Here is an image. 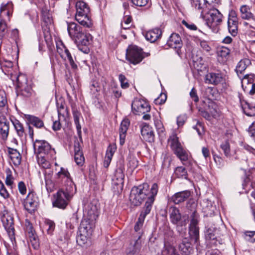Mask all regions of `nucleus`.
Wrapping results in <instances>:
<instances>
[{
    "instance_id": "obj_1",
    "label": "nucleus",
    "mask_w": 255,
    "mask_h": 255,
    "mask_svg": "<svg viewBox=\"0 0 255 255\" xmlns=\"http://www.w3.org/2000/svg\"><path fill=\"white\" fill-rule=\"evenodd\" d=\"M67 30L70 36L77 42L78 49L84 53H88L91 35L84 33L82 28L75 22L68 23Z\"/></svg>"
},
{
    "instance_id": "obj_2",
    "label": "nucleus",
    "mask_w": 255,
    "mask_h": 255,
    "mask_svg": "<svg viewBox=\"0 0 255 255\" xmlns=\"http://www.w3.org/2000/svg\"><path fill=\"white\" fill-rule=\"evenodd\" d=\"M55 176L57 182H64L63 188L59 191H63L67 199H72L76 192V188L67 169L61 167Z\"/></svg>"
},
{
    "instance_id": "obj_3",
    "label": "nucleus",
    "mask_w": 255,
    "mask_h": 255,
    "mask_svg": "<svg viewBox=\"0 0 255 255\" xmlns=\"http://www.w3.org/2000/svg\"><path fill=\"white\" fill-rule=\"evenodd\" d=\"M76 20L85 27L91 28L93 25L90 16V8L88 4L83 1H78L76 3Z\"/></svg>"
},
{
    "instance_id": "obj_4",
    "label": "nucleus",
    "mask_w": 255,
    "mask_h": 255,
    "mask_svg": "<svg viewBox=\"0 0 255 255\" xmlns=\"http://www.w3.org/2000/svg\"><path fill=\"white\" fill-rule=\"evenodd\" d=\"M168 142L174 153L180 159L182 163L185 166L189 165L190 162L188 161V153L182 147L175 133H172L170 135Z\"/></svg>"
},
{
    "instance_id": "obj_5",
    "label": "nucleus",
    "mask_w": 255,
    "mask_h": 255,
    "mask_svg": "<svg viewBox=\"0 0 255 255\" xmlns=\"http://www.w3.org/2000/svg\"><path fill=\"white\" fill-rule=\"evenodd\" d=\"M149 186L144 183L137 187H132L129 195V201L131 205L138 206L141 205L148 194Z\"/></svg>"
},
{
    "instance_id": "obj_6",
    "label": "nucleus",
    "mask_w": 255,
    "mask_h": 255,
    "mask_svg": "<svg viewBox=\"0 0 255 255\" xmlns=\"http://www.w3.org/2000/svg\"><path fill=\"white\" fill-rule=\"evenodd\" d=\"M198 214L194 211L191 215V221L189 227V240H191L197 245H198L199 241V227Z\"/></svg>"
},
{
    "instance_id": "obj_7",
    "label": "nucleus",
    "mask_w": 255,
    "mask_h": 255,
    "mask_svg": "<svg viewBox=\"0 0 255 255\" xmlns=\"http://www.w3.org/2000/svg\"><path fill=\"white\" fill-rule=\"evenodd\" d=\"M35 153L38 155H46L53 157L55 154L54 148H52L50 144L44 140L36 139L33 143Z\"/></svg>"
},
{
    "instance_id": "obj_8",
    "label": "nucleus",
    "mask_w": 255,
    "mask_h": 255,
    "mask_svg": "<svg viewBox=\"0 0 255 255\" xmlns=\"http://www.w3.org/2000/svg\"><path fill=\"white\" fill-rule=\"evenodd\" d=\"M207 25L211 28H216L222 21L223 15L216 8L210 9L204 13Z\"/></svg>"
},
{
    "instance_id": "obj_9",
    "label": "nucleus",
    "mask_w": 255,
    "mask_h": 255,
    "mask_svg": "<svg viewBox=\"0 0 255 255\" xmlns=\"http://www.w3.org/2000/svg\"><path fill=\"white\" fill-rule=\"evenodd\" d=\"M3 226L6 230L11 240L15 238L13 216L7 210H4L1 217Z\"/></svg>"
},
{
    "instance_id": "obj_10",
    "label": "nucleus",
    "mask_w": 255,
    "mask_h": 255,
    "mask_svg": "<svg viewBox=\"0 0 255 255\" xmlns=\"http://www.w3.org/2000/svg\"><path fill=\"white\" fill-rule=\"evenodd\" d=\"M126 58L134 65L140 63L143 58L142 49L135 45H130L127 49Z\"/></svg>"
},
{
    "instance_id": "obj_11",
    "label": "nucleus",
    "mask_w": 255,
    "mask_h": 255,
    "mask_svg": "<svg viewBox=\"0 0 255 255\" xmlns=\"http://www.w3.org/2000/svg\"><path fill=\"white\" fill-rule=\"evenodd\" d=\"M16 85L17 90L22 96L25 97L31 96L32 90L30 86L27 84V80L24 75L20 74L17 77Z\"/></svg>"
},
{
    "instance_id": "obj_12",
    "label": "nucleus",
    "mask_w": 255,
    "mask_h": 255,
    "mask_svg": "<svg viewBox=\"0 0 255 255\" xmlns=\"http://www.w3.org/2000/svg\"><path fill=\"white\" fill-rule=\"evenodd\" d=\"M39 200L36 194L33 192H29L24 200L23 205L24 209L30 214L34 213L37 209Z\"/></svg>"
},
{
    "instance_id": "obj_13",
    "label": "nucleus",
    "mask_w": 255,
    "mask_h": 255,
    "mask_svg": "<svg viewBox=\"0 0 255 255\" xmlns=\"http://www.w3.org/2000/svg\"><path fill=\"white\" fill-rule=\"evenodd\" d=\"M228 26L229 32L236 36L238 31V18L236 12L232 10L230 11L228 16Z\"/></svg>"
},
{
    "instance_id": "obj_14",
    "label": "nucleus",
    "mask_w": 255,
    "mask_h": 255,
    "mask_svg": "<svg viewBox=\"0 0 255 255\" xmlns=\"http://www.w3.org/2000/svg\"><path fill=\"white\" fill-rule=\"evenodd\" d=\"M100 204L96 200L92 201L85 208V213L88 218L96 220L99 216Z\"/></svg>"
},
{
    "instance_id": "obj_15",
    "label": "nucleus",
    "mask_w": 255,
    "mask_h": 255,
    "mask_svg": "<svg viewBox=\"0 0 255 255\" xmlns=\"http://www.w3.org/2000/svg\"><path fill=\"white\" fill-rule=\"evenodd\" d=\"M53 205L60 209H65L71 199H67V196L62 191H58L54 195Z\"/></svg>"
},
{
    "instance_id": "obj_16",
    "label": "nucleus",
    "mask_w": 255,
    "mask_h": 255,
    "mask_svg": "<svg viewBox=\"0 0 255 255\" xmlns=\"http://www.w3.org/2000/svg\"><path fill=\"white\" fill-rule=\"evenodd\" d=\"M242 87L245 92L253 95L255 93V83L252 75H246L241 81Z\"/></svg>"
},
{
    "instance_id": "obj_17",
    "label": "nucleus",
    "mask_w": 255,
    "mask_h": 255,
    "mask_svg": "<svg viewBox=\"0 0 255 255\" xmlns=\"http://www.w3.org/2000/svg\"><path fill=\"white\" fill-rule=\"evenodd\" d=\"M131 108L133 111L138 115L140 114H144L150 110V107L146 102L138 99L134 100L133 101L131 104Z\"/></svg>"
},
{
    "instance_id": "obj_18",
    "label": "nucleus",
    "mask_w": 255,
    "mask_h": 255,
    "mask_svg": "<svg viewBox=\"0 0 255 255\" xmlns=\"http://www.w3.org/2000/svg\"><path fill=\"white\" fill-rule=\"evenodd\" d=\"M167 45L170 48L175 49L178 55L181 53L180 49L182 46V42L178 34L173 33L169 37Z\"/></svg>"
},
{
    "instance_id": "obj_19",
    "label": "nucleus",
    "mask_w": 255,
    "mask_h": 255,
    "mask_svg": "<svg viewBox=\"0 0 255 255\" xmlns=\"http://www.w3.org/2000/svg\"><path fill=\"white\" fill-rule=\"evenodd\" d=\"M94 221L88 218L82 220L79 228V231L91 236L95 227Z\"/></svg>"
},
{
    "instance_id": "obj_20",
    "label": "nucleus",
    "mask_w": 255,
    "mask_h": 255,
    "mask_svg": "<svg viewBox=\"0 0 255 255\" xmlns=\"http://www.w3.org/2000/svg\"><path fill=\"white\" fill-rule=\"evenodd\" d=\"M9 129V122L6 117L0 116V133L1 138L6 140L8 137Z\"/></svg>"
},
{
    "instance_id": "obj_21",
    "label": "nucleus",
    "mask_w": 255,
    "mask_h": 255,
    "mask_svg": "<svg viewBox=\"0 0 255 255\" xmlns=\"http://www.w3.org/2000/svg\"><path fill=\"white\" fill-rule=\"evenodd\" d=\"M206 0H190L192 7L203 17L204 13L207 9Z\"/></svg>"
},
{
    "instance_id": "obj_22",
    "label": "nucleus",
    "mask_w": 255,
    "mask_h": 255,
    "mask_svg": "<svg viewBox=\"0 0 255 255\" xmlns=\"http://www.w3.org/2000/svg\"><path fill=\"white\" fill-rule=\"evenodd\" d=\"M74 148L75 161L77 165L82 166L84 163L85 158L78 141H75Z\"/></svg>"
},
{
    "instance_id": "obj_23",
    "label": "nucleus",
    "mask_w": 255,
    "mask_h": 255,
    "mask_svg": "<svg viewBox=\"0 0 255 255\" xmlns=\"http://www.w3.org/2000/svg\"><path fill=\"white\" fill-rule=\"evenodd\" d=\"M170 218L171 222L174 224L185 226L187 224V222L185 219H184L183 221H182L181 215L180 213L179 210L175 207L171 209Z\"/></svg>"
},
{
    "instance_id": "obj_24",
    "label": "nucleus",
    "mask_w": 255,
    "mask_h": 255,
    "mask_svg": "<svg viewBox=\"0 0 255 255\" xmlns=\"http://www.w3.org/2000/svg\"><path fill=\"white\" fill-rule=\"evenodd\" d=\"M158 190V187L156 183L152 184L150 189V196L147 197V200L145 202L144 208L149 210H151L152 205L155 200V197L157 194Z\"/></svg>"
},
{
    "instance_id": "obj_25",
    "label": "nucleus",
    "mask_w": 255,
    "mask_h": 255,
    "mask_svg": "<svg viewBox=\"0 0 255 255\" xmlns=\"http://www.w3.org/2000/svg\"><path fill=\"white\" fill-rule=\"evenodd\" d=\"M178 248L181 254L184 255H189L193 251L191 243L187 238H185L182 240Z\"/></svg>"
},
{
    "instance_id": "obj_26",
    "label": "nucleus",
    "mask_w": 255,
    "mask_h": 255,
    "mask_svg": "<svg viewBox=\"0 0 255 255\" xmlns=\"http://www.w3.org/2000/svg\"><path fill=\"white\" fill-rule=\"evenodd\" d=\"M222 81V76L219 73H209L205 77V82L209 84L217 85Z\"/></svg>"
},
{
    "instance_id": "obj_27",
    "label": "nucleus",
    "mask_w": 255,
    "mask_h": 255,
    "mask_svg": "<svg viewBox=\"0 0 255 255\" xmlns=\"http://www.w3.org/2000/svg\"><path fill=\"white\" fill-rule=\"evenodd\" d=\"M141 135L143 139L149 142H152L154 141V135L153 131L148 125L145 124L141 128L140 130Z\"/></svg>"
},
{
    "instance_id": "obj_28",
    "label": "nucleus",
    "mask_w": 255,
    "mask_h": 255,
    "mask_svg": "<svg viewBox=\"0 0 255 255\" xmlns=\"http://www.w3.org/2000/svg\"><path fill=\"white\" fill-rule=\"evenodd\" d=\"M130 122L128 119H124L120 126L119 132H120V144L123 145L125 143V138L127 134V130L128 128Z\"/></svg>"
},
{
    "instance_id": "obj_29",
    "label": "nucleus",
    "mask_w": 255,
    "mask_h": 255,
    "mask_svg": "<svg viewBox=\"0 0 255 255\" xmlns=\"http://www.w3.org/2000/svg\"><path fill=\"white\" fill-rule=\"evenodd\" d=\"M191 195L190 192L185 190L175 193L172 197L171 200L176 204H178L186 200Z\"/></svg>"
},
{
    "instance_id": "obj_30",
    "label": "nucleus",
    "mask_w": 255,
    "mask_h": 255,
    "mask_svg": "<svg viewBox=\"0 0 255 255\" xmlns=\"http://www.w3.org/2000/svg\"><path fill=\"white\" fill-rule=\"evenodd\" d=\"M140 236H138L137 239L132 241L128 249L127 255H134L139 251L141 246Z\"/></svg>"
},
{
    "instance_id": "obj_31",
    "label": "nucleus",
    "mask_w": 255,
    "mask_h": 255,
    "mask_svg": "<svg viewBox=\"0 0 255 255\" xmlns=\"http://www.w3.org/2000/svg\"><path fill=\"white\" fill-rule=\"evenodd\" d=\"M161 29L159 28H156L147 31L145 36L147 40L151 42H154L161 37Z\"/></svg>"
},
{
    "instance_id": "obj_32",
    "label": "nucleus",
    "mask_w": 255,
    "mask_h": 255,
    "mask_svg": "<svg viewBox=\"0 0 255 255\" xmlns=\"http://www.w3.org/2000/svg\"><path fill=\"white\" fill-rule=\"evenodd\" d=\"M150 210H149L144 207L143 208L138 219V221H137L134 226V229L135 232H138L139 234L140 233L139 231L142 227L145 218L146 216V215L150 213Z\"/></svg>"
},
{
    "instance_id": "obj_33",
    "label": "nucleus",
    "mask_w": 255,
    "mask_h": 255,
    "mask_svg": "<svg viewBox=\"0 0 255 255\" xmlns=\"http://www.w3.org/2000/svg\"><path fill=\"white\" fill-rule=\"evenodd\" d=\"M8 152L13 164L19 165L21 160V156L19 152L16 149L10 147L8 148Z\"/></svg>"
},
{
    "instance_id": "obj_34",
    "label": "nucleus",
    "mask_w": 255,
    "mask_h": 255,
    "mask_svg": "<svg viewBox=\"0 0 255 255\" xmlns=\"http://www.w3.org/2000/svg\"><path fill=\"white\" fill-rule=\"evenodd\" d=\"M24 116L28 124H31L36 128H41L44 126L43 121L39 118L30 115H25Z\"/></svg>"
},
{
    "instance_id": "obj_35",
    "label": "nucleus",
    "mask_w": 255,
    "mask_h": 255,
    "mask_svg": "<svg viewBox=\"0 0 255 255\" xmlns=\"http://www.w3.org/2000/svg\"><path fill=\"white\" fill-rule=\"evenodd\" d=\"M124 166L123 165H120L116 170L115 175L113 180H116V184L123 183L125 175L124 173Z\"/></svg>"
},
{
    "instance_id": "obj_36",
    "label": "nucleus",
    "mask_w": 255,
    "mask_h": 255,
    "mask_svg": "<svg viewBox=\"0 0 255 255\" xmlns=\"http://www.w3.org/2000/svg\"><path fill=\"white\" fill-rule=\"evenodd\" d=\"M44 174L46 188L48 191L51 192L54 188V184L51 179L53 172L51 170L45 171Z\"/></svg>"
},
{
    "instance_id": "obj_37",
    "label": "nucleus",
    "mask_w": 255,
    "mask_h": 255,
    "mask_svg": "<svg viewBox=\"0 0 255 255\" xmlns=\"http://www.w3.org/2000/svg\"><path fill=\"white\" fill-rule=\"evenodd\" d=\"M13 4L11 2H8L2 4L0 8V14L2 16H7L9 18L13 12Z\"/></svg>"
},
{
    "instance_id": "obj_38",
    "label": "nucleus",
    "mask_w": 255,
    "mask_h": 255,
    "mask_svg": "<svg viewBox=\"0 0 255 255\" xmlns=\"http://www.w3.org/2000/svg\"><path fill=\"white\" fill-rule=\"evenodd\" d=\"M37 161L39 165L44 169H49L51 164L49 161L50 158L53 157H47L46 155H36Z\"/></svg>"
},
{
    "instance_id": "obj_39",
    "label": "nucleus",
    "mask_w": 255,
    "mask_h": 255,
    "mask_svg": "<svg viewBox=\"0 0 255 255\" xmlns=\"http://www.w3.org/2000/svg\"><path fill=\"white\" fill-rule=\"evenodd\" d=\"M73 115L75 124L77 130V133L79 138L81 141L82 140V131H81V126L79 123V119L81 116V113L78 111H74L73 112Z\"/></svg>"
},
{
    "instance_id": "obj_40",
    "label": "nucleus",
    "mask_w": 255,
    "mask_h": 255,
    "mask_svg": "<svg viewBox=\"0 0 255 255\" xmlns=\"http://www.w3.org/2000/svg\"><path fill=\"white\" fill-rule=\"evenodd\" d=\"M91 235L86 234V233L80 232L78 231L76 237V242L79 246H82L87 243Z\"/></svg>"
},
{
    "instance_id": "obj_41",
    "label": "nucleus",
    "mask_w": 255,
    "mask_h": 255,
    "mask_svg": "<svg viewBox=\"0 0 255 255\" xmlns=\"http://www.w3.org/2000/svg\"><path fill=\"white\" fill-rule=\"evenodd\" d=\"M12 123L19 137H23L25 134L24 129L23 125L17 120L12 121Z\"/></svg>"
},
{
    "instance_id": "obj_42",
    "label": "nucleus",
    "mask_w": 255,
    "mask_h": 255,
    "mask_svg": "<svg viewBox=\"0 0 255 255\" xmlns=\"http://www.w3.org/2000/svg\"><path fill=\"white\" fill-rule=\"evenodd\" d=\"M240 12L241 14L240 16L244 19H250L252 18L253 14L250 11L249 7L246 5H244L240 7Z\"/></svg>"
},
{
    "instance_id": "obj_43",
    "label": "nucleus",
    "mask_w": 255,
    "mask_h": 255,
    "mask_svg": "<svg viewBox=\"0 0 255 255\" xmlns=\"http://www.w3.org/2000/svg\"><path fill=\"white\" fill-rule=\"evenodd\" d=\"M242 109L243 113L247 116L252 117L255 116V107H251L248 103L244 105L242 104Z\"/></svg>"
},
{
    "instance_id": "obj_44",
    "label": "nucleus",
    "mask_w": 255,
    "mask_h": 255,
    "mask_svg": "<svg viewBox=\"0 0 255 255\" xmlns=\"http://www.w3.org/2000/svg\"><path fill=\"white\" fill-rule=\"evenodd\" d=\"M242 237L245 241L254 243L255 242V231H246L243 232Z\"/></svg>"
},
{
    "instance_id": "obj_45",
    "label": "nucleus",
    "mask_w": 255,
    "mask_h": 255,
    "mask_svg": "<svg viewBox=\"0 0 255 255\" xmlns=\"http://www.w3.org/2000/svg\"><path fill=\"white\" fill-rule=\"evenodd\" d=\"M230 52V50L229 49L226 47L222 46L218 47L217 53L219 57V60H220V58L226 59L227 57L228 56Z\"/></svg>"
},
{
    "instance_id": "obj_46",
    "label": "nucleus",
    "mask_w": 255,
    "mask_h": 255,
    "mask_svg": "<svg viewBox=\"0 0 255 255\" xmlns=\"http://www.w3.org/2000/svg\"><path fill=\"white\" fill-rule=\"evenodd\" d=\"M162 255H179L174 247L170 245L164 246V249L162 251Z\"/></svg>"
},
{
    "instance_id": "obj_47",
    "label": "nucleus",
    "mask_w": 255,
    "mask_h": 255,
    "mask_svg": "<svg viewBox=\"0 0 255 255\" xmlns=\"http://www.w3.org/2000/svg\"><path fill=\"white\" fill-rule=\"evenodd\" d=\"M174 173L179 178H187V172L185 168L182 166H179L176 168Z\"/></svg>"
},
{
    "instance_id": "obj_48",
    "label": "nucleus",
    "mask_w": 255,
    "mask_h": 255,
    "mask_svg": "<svg viewBox=\"0 0 255 255\" xmlns=\"http://www.w3.org/2000/svg\"><path fill=\"white\" fill-rule=\"evenodd\" d=\"M154 125L159 136H163L165 135V128L162 122L159 120L156 119L154 120Z\"/></svg>"
},
{
    "instance_id": "obj_49",
    "label": "nucleus",
    "mask_w": 255,
    "mask_h": 255,
    "mask_svg": "<svg viewBox=\"0 0 255 255\" xmlns=\"http://www.w3.org/2000/svg\"><path fill=\"white\" fill-rule=\"evenodd\" d=\"M58 114L59 119L61 117H62L65 119L66 117L69 116L68 108L67 107L65 108L64 106L61 104V106L58 108Z\"/></svg>"
},
{
    "instance_id": "obj_50",
    "label": "nucleus",
    "mask_w": 255,
    "mask_h": 255,
    "mask_svg": "<svg viewBox=\"0 0 255 255\" xmlns=\"http://www.w3.org/2000/svg\"><path fill=\"white\" fill-rule=\"evenodd\" d=\"M7 26L3 20L0 19V39H2L7 33Z\"/></svg>"
},
{
    "instance_id": "obj_51",
    "label": "nucleus",
    "mask_w": 255,
    "mask_h": 255,
    "mask_svg": "<svg viewBox=\"0 0 255 255\" xmlns=\"http://www.w3.org/2000/svg\"><path fill=\"white\" fill-rule=\"evenodd\" d=\"M5 172L6 174L5 184L7 186H11L13 183L14 180L11 171L9 168H7L6 169Z\"/></svg>"
},
{
    "instance_id": "obj_52",
    "label": "nucleus",
    "mask_w": 255,
    "mask_h": 255,
    "mask_svg": "<svg viewBox=\"0 0 255 255\" xmlns=\"http://www.w3.org/2000/svg\"><path fill=\"white\" fill-rule=\"evenodd\" d=\"M0 195L4 199H7L9 197V194L6 190L4 185L0 180Z\"/></svg>"
},
{
    "instance_id": "obj_53",
    "label": "nucleus",
    "mask_w": 255,
    "mask_h": 255,
    "mask_svg": "<svg viewBox=\"0 0 255 255\" xmlns=\"http://www.w3.org/2000/svg\"><path fill=\"white\" fill-rule=\"evenodd\" d=\"M205 237L207 240H215L216 239L215 235V230L214 228H209L207 230L205 233Z\"/></svg>"
},
{
    "instance_id": "obj_54",
    "label": "nucleus",
    "mask_w": 255,
    "mask_h": 255,
    "mask_svg": "<svg viewBox=\"0 0 255 255\" xmlns=\"http://www.w3.org/2000/svg\"><path fill=\"white\" fill-rule=\"evenodd\" d=\"M90 88L91 92L93 94H96L100 90V87L98 82L96 81H93L90 85Z\"/></svg>"
},
{
    "instance_id": "obj_55",
    "label": "nucleus",
    "mask_w": 255,
    "mask_h": 255,
    "mask_svg": "<svg viewBox=\"0 0 255 255\" xmlns=\"http://www.w3.org/2000/svg\"><path fill=\"white\" fill-rule=\"evenodd\" d=\"M119 79L122 88L127 89L129 87V84L128 82V80H127L125 75L123 74H120L119 76Z\"/></svg>"
},
{
    "instance_id": "obj_56",
    "label": "nucleus",
    "mask_w": 255,
    "mask_h": 255,
    "mask_svg": "<svg viewBox=\"0 0 255 255\" xmlns=\"http://www.w3.org/2000/svg\"><path fill=\"white\" fill-rule=\"evenodd\" d=\"M128 166L131 170L135 169L138 166V161L136 158L134 157H130Z\"/></svg>"
},
{
    "instance_id": "obj_57",
    "label": "nucleus",
    "mask_w": 255,
    "mask_h": 255,
    "mask_svg": "<svg viewBox=\"0 0 255 255\" xmlns=\"http://www.w3.org/2000/svg\"><path fill=\"white\" fill-rule=\"evenodd\" d=\"M220 147L221 149L223 150L225 155L228 157L230 155V148L229 143L227 141H225L224 142H223Z\"/></svg>"
},
{
    "instance_id": "obj_58",
    "label": "nucleus",
    "mask_w": 255,
    "mask_h": 255,
    "mask_svg": "<svg viewBox=\"0 0 255 255\" xmlns=\"http://www.w3.org/2000/svg\"><path fill=\"white\" fill-rule=\"evenodd\" d=\"M116 149H117V147H116V144H110L107 148L106 156L113 157V155H114V153L115 152Z\"/></svg>"
},
{
    "instance_id": "obj_59",
    "label": "nucleus",
    "mask_w": 255,
    "mask_h": 255,
    "mask_svg": "<svg viewBox=\"0 0 255 255\" xmlns=\"http://www.w3.org/2000/svg\"><path fill=\"white\" fill-rule=\"evenodd\" d=\"M65 49H68L66 46L62 43L57 45V51L60 55L62 58H64L65 57Z\"/></svg>"
},
{
    "instance_id": "obj_60",
    "label": "nucleus",
    "mask_w": 255,
    "mask_h": 255,
    "mask_svg": "<svg viewBox=\"0 0 255 255\" xmlns=\"http://www.w3.org/2000/svg\"><path fill=\"white\" fill-rule=\"evenodd\" d=\"M251 64V61L249 59L245 58L240 60V73L242 71H244Z\"/></svg>"
},
{
    "instance_id": "obj_61",
    "label": "nucleus",
    "mask_w": 255,
    "mask_h": 255,
    "mask_svg": "<svg viewBox=\"0 0 255 255\" xmlns=\"http://www.w3.org/2000/svg\"><path fill=\"white\" fill-rule=\"evenodd\" d=\"M209 113H210L212 117H215L217 115L216 110V105L213 102L210 103L208 106Z\"/></svg>"
},
{
    "instance_id": "obj_62",
    "label": "nucleus",
    "mask_w": 255,
    "mask_h": 255,
    "mask_svg": "<svg viewBox=\"0 0 255 255\" xmlns=\"http://www.w3.org/2000/svg\"><path fill=\"white\" fill-rule=\"evenodd\" d=\"M131 2L136 6L142 7L146 5L148 0H129Z\"/></svg>"
},
{
    "instance_id": "obj_63",
    "label": "nucleus",
    "mask_w": 255,
    "mask_h": 255,
    "mask_svg": "<svg viewBox=\"0 0 255 255\" xmlns=\"http://www.w3.org/2000/svg\"><path fill=\"white\" fill-rule=\"evenodd\" d=\"M162 158H163L162 161V167H169L170 163H171V159L169 158L166 154L162 155Z\"/></svg>"
},
{
    "instance_id": "obj_64",
    "label": "nucleus",
    "mask_w": 255,
    "mask_h": 255,
    "mask_svg": "<svg viewBox=\"0 0 255 255\" xmlns=\"http://www.w3.org/2000/svg\"><path fill=\"white\" fill-rule=\"evenodd\" d=\"M7 103V99L5 92L0 90V107H4Z\"/></svg>"
}]
</instances>
